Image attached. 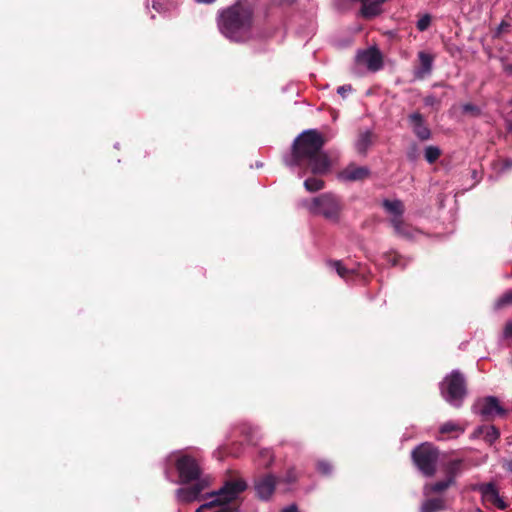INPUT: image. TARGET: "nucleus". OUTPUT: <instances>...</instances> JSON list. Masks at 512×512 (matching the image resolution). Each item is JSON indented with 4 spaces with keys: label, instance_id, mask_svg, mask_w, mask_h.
I'll return each mask as SVG.
<instances>
[{
    "label": "nucleus",
    "instance_id": "39",
    "mask_svg": "<svg viewBox=\"0 0 512 512\" xmlns=\"http://www.w3.org/2000/svg\"><path fill=\"white\" fill-rule=\"evenodd\" d=\"M504 71L510 75H512V64H506L504 66Z\"/></svg>",
    "mask_w": 512,
    "mask_h": 512
},
{
    "label": "nucleus",
    "instance_id": "10",
    "mask_svg": "<svg viewBox=\"0 0 512 512\" xmlns=\"http://www.w3.org/2000/svg\"><path fill=\"white\" fill-rule=\"evenodd\" d=\"M276 482V478L272 474H264L255 478L254 487L257 496L262 500H268L275 490Z\"/></svg>",
    "mask_w": 512,
    "mask_h": 512
},
{
    "label": "nucleus",
    "instance_id": "5",
    "mask_svg": "<svg viewBox=\"0 0 512 512\" xmlns=\"http://www.w3.org/2000/svg\"><path fill=\"white\" fill-rule=\"evenodd\" d=\"M307 208L311 214L337 223L343 210V203L337 195L327 192L314 197Z\"/></svg>",
    "mask_w": 512,
    "mask_h": 512
},
{
    "label": "nucleus",
    "instance_id": "1",
    "mask_svg": "<svg viewBox=\"0 0 512 512\" xmlns=\"http://www.w3.org/2000/svg\"><path fill=\"white\" fill-rule=\"evenodd\" d=\"M325 143V138L315 129L302 132L292 144L291 155L285 160L286 165L297 166L314 175L326 174L330 169V160L322 150Z\"/></svg>",
    "mask_w": 512,
    "mask_h": 512
},
{
    "label": "nucleus",
    "instance_id": "9",
    "mask_svg": "<svg viewBox=\"0 0 512 512\" xmlns=\"http://www.w3.org/2000/svg\"><path fill=\"white\" fill-rule=\"evenodd\" d=\"M479 413L484 420L489 421L493 420L496 415L505 416L507 410L499 404V400L495 396H487L480 404Z\"/></svg>",
    "mask_w": 512,
    "mask_h": 512
},
{
    "label": "nucleus",
    "instance_id": "17",
    "mask_svg": "<svg viewBox=\"0 0 512 512\" xmlns=\"http://www.w3.org/2000/svg\"><path fill=\"white\" fill-rule=\"evenodd\" d=\"M474 436L482 437L486 443H488L489 445H492L499 439L500 431L494 425H489V426L483 425V426H479L474 431Z\"/></svg>",
    "mask_w": 512,
    "mask_h": 512
},
{
    "label": "nucleus",
    "instance_id": "2",
    "mask_svg": "<svg viewBox=\"0 0 512 512\" xmlns=\"http://www.w3.org/2000/svg\"><path fill=\"white\" fill-rule=\"evenodd\" d=\"M256 0H237L217 12L219 32L229 41L246 43L252 39Z\"/></svg>",
    "mask_w": 512,
    "mask_h": 512
},
{
    "label": "nucleus",
    "instance_id": "42",
    "mask_svg": "<svg viewBox=\"0 0 512 512\" xmlns=\"http://www.w3.org/2000/svg\"><path fill=\"white\" fill-rule=\"evenodd\" d=\"M505 166H506V167H512V160H507V161L505 162Z\"/></svg>",
    "mask_w": 512,
    "mask_h": 512
},
{
    "label": "nucleus",
    "instance_id": "38",
    "mask_svg": "<svg viewBox=\"0 0 512 512\" xmlns=\"http://www.w3.org/2000/svg\"><path fill=\"white\" fill-rule=\"evenodd\" d=\"M281 512H298V508L295 504L289 505L281 510Z\"/></svg>",
    "mask_w": 512,
    "mask_h": 512
},
{
    "label": "nucleus",
    "instance_id": "35",
    "mask_svg": "<svg viewBox=\"0 0 512 512\" xmlns=\"http://www.w3.org/2000/svg\"><path fill=\"white\" fill-rule=\"evenodd\" d=\"M351 90H352L351 85H343V86L338 87L337 93L340 94L344 98L348 92H351Z\"/></svg>",
    "mask_w": 512,
    "mask_h": 512
},
{
    "label": "nucleus",
    "instance_id": "14",
    "mask_svg": "<svg viewBox=\"0 0 512 512\" xmlns=\"http://www.w3.org/2000/svg\"><path fill=\"white\" fill-rule=\"evenodd\" d=\"M205 487L206 483L204 481H198L191 487L179 488L177 490V496L181 501L189 503L196 500Z\"/></svg>",
    "mask_w": 512,
    "mask_h": 512
},
{
    "label": "nucleus",
    "instance_id": "4",
    "mask_svg": "<svg viewBox=\"0 0 512 512\" xmlns=\"http://www.w3.org/2000/svg\"><path fill=\"white\" fill-rule=\"evenodd\" d=\"M442 397L453 407L459 408L467 396V381L463 373L453 370L440 383Z\"/></svg>",
    "mask_w": 512,
    "mask_h": 512
},
{
    "label": "nucleus",
    "instance_id": "8",
    "mask_svg": "<svg viewBox=\"0 0 512 512\" xmlns=\"http://www.w3.org/2000/svg\"><path fill=\"white\" fill-rule=\"evenodd\" d=\"M355 60L357 64L366 66L371 72H377L383 67V56L376 47L359 51Z\"/></svg>",
    "mask_w": 512,
    "mask_h": 512
},
{
    "label": "nucleus",
    "instance_id": "6",
    "mask_svg": "<svg viewBox=\"0 0 512 512\" xmlns=\"http://www.w3.org/2000/svg\"><path fill=\"white\" fill-rule=\"evenodd\" d=\"M413 463L426 477H432L437 471L439 450L433 444L424 442L416 446L411 453Z\"/></svg>",
    "mask_w": 512,
    "mask_h": 512
},
{
    "label": "nucleus",
    "instance_id": "27",
    "mask_svg": "<svg viewBox=\"0 0 512 512\" xmlns=\"http://www.w3.org/2000/svg\"><path fill=\"white\" fill-rule=\"evenodd\" d=\"M512 305V290L506 291L495 302V309L501 310Z\"/></svg>",
    "mask_w": 512,
    "mask_h": 512
},
{
    "label": "nucleus",
    "instance_id": "32",
    "mask_svg": "<svg viewBox=\"0 0 512 512\" xmlns=\"http://www.w3.org/2000/svg\"><path fill=\"white\" fill-rule=\"evenodd\" d=\"M384 257L392 266H398L401 259V256L396 252L385 253Z\"/></svg>",
    "mask_w": 512,
    "mask_h": 512
},
{
    "label": "nucleus",
    "instance_id": "12",
    "mask_svg": "<svg viewBox=\"0 0 512 512\" xmlns=\"http://www.w3.org/2000/svg\"><path fill=\"white\" fill-rule=\"evenodd\" d=\"M478 490L482 494V497L495 505L497 508L503 510L506 508L505 502L500 498L498 489L496 485L492 482L490 483H483L479 485Z\"/></svg>",
    "mask_w": 512,
    "mask_h": 512
},
{
    "label": "nucleus",
    "instance_id": "23",
    "mask_svg": "<svg viewBox=\"0 0 512 512\" xmlns=\"http://www.w3.org/2000/svg\"><path fill=\"white\" fill-rule=\"evenodd\" d=\"M452 485H454V483L451 480H449L448 478H446L445 480L426 485L425 491H426V494L441 493V492L447 490Z\"/></svg>",
    "mask_w": 512,
    "mask_h": 512
},
{
    "label": "nucleus",
    "instance_id": "25",
    "mask_svg": "<svg viewBox=\"0 0 512 512\" xmlns=\"http://www.w3.org/2000/svg\"><path fill=\"white\" fill-rule=\"evenodd\" d=\"M325 182L316 177H309L304 181V187L309 192H317L324 188Z\"/></svg>",
    "mask_w": 512,
    "mask_h": 512
},
{
    "label": "nucleus",
    "instance_id": "28",
    "mask_svg": "<svg viewBox=\"0 0 512 512\" xmlns=\"http://www.w3.org/2000/svg\"><path fill=\"white\" fill-rule=\"evenodd\" d=\"M424 156L428 163L433 164L441 156V150L436 146H428L425 149Z\"/></svg>",
    "mask_w": 512,
    "mask_h": 512
},
{
    "label": "nucleus",
    "instance_id": "19",
    "mask_svg": "<svg viewBox=\"0 0 512 512\" xmlns=\"http://www.w3.org/2000/svg\"><path fill=\"white\" fill-rule=\"evenodd\" d=\"M446 509V501L443 498H430L425 500L420 512H441Z\"/></svg>",
    "mask_w": 512,
    "mask_h": 512
},
{
    "label": "nucleus",
    "instance_id": "11",
    "mask_svg": "<svg viewBox=\"0 0 512 512\" xmlns=\"http://www.w3.org/2000/svg\"><path fill=\"white\" fill-rule=\"evenodd\" d=\"M408 121L412 127L415 136L421 140L426 141L431 138V130L425 124L424 117L419 112H414L408 116Z\"/></svg>",
    "mask_w": 512,
    "mask_h": 512
},
{
    "label": "nucleus",
    "instance_id": "18",
    "mask_svg": "<svg viewBox=\"0 0 512 512\" xmlns=\"http://www.w3.org/2000/svg\"><path fill=\"white\" fill-rule=\"evenodd\" d=\"M375 139L376 135L371 130L360 132L355 143L356 151L361 155H366Z\"/></svg>",
    "mask_w": 512,
    "mask_h": 512
},
{
    "label": "nucleus",
    "instance_id": "21",
    "mask_svg": "<svg viewBox=\"0 0 512 512\" xmlns=\"http://www.w3.org/2000/svg\"><path fill=\"white\" fill-rule=\"evenodd\" d=\"M463 461L461 459H455L447 463L445 467L446 478L451 480L455 484V478L460 474L462 469Z\"/></svg>",
    "mask_w": 512,
    "mask_h": 512
},
{
    "label": "nucleus",
    "instance_id": "20",
    "mask_svg": "<svg viewBox=\"0 0 512 512\" xmlns=\"http://www.w3.org/2000/svg\"><path fill=\"white\" fill-rule=\"evenodd\" d=\"M382 206L387 212L393 214V217H403L405 212L404 204L400 200L385 199L382 202Z\"/></svg>",
    "mask_w": 512,
    "mask_h": 512
},
{
    "label": "nucleus",
    "instance_id": "3",
    "mask_svg": "<svg viewBox=\"0 0 512 512\" xmlns=\"http://www.w3.org/2000/svg\"><path fill=\"white\" fill-rule=\"evenodd\" d=\"M247 488L242 479L227 481L222 488L212 494L213 499L204 503L195 512H206L215 509L213 512H239L238 506L233 501Z\"/></svg>",
    "mask_w": 512,
    "mask_h": 512
},
{
    "label": "nucleus",
    "instance_id": "15",
    "mask_svg": "<svg viewBox=\"0 0 512 512\" xmlns=\"http://www.w3.org/2000/svg\"><path fill=\"white\" fill-rule=\"evenodd\" d=\"M370 175L368 168L363 166L349 165L341 172V177L347 181H359Z\"/></svg>",
    "mask_w": 512,
    "mask_h": 512
},
{
    "label": "nucleus",
    "instance_id": "7",
    "mask_svg": "<svg viewBox=\"0 0 512 512\" xmlns=\"http://www.w3.org/2000/svg\"><path fill=\"white\" fill-rule=\"evenodd\" d=\"M175 468L179 474L181 484L200 480L202 473L200 465L191 455L180 454L175 460Z\"/></svg>",
    "mask_w": 512,
    "mask_h": 512
},
{
    "label": "nucleus",
    "instance_id": "43",
    "mask_svg": "<svg viewBox=\"0 0 512 512\" xmlns=\"http://www.w3.org/2000/svg\"><path fill=\"white\" fill-rule=\"evenodd\" d=\"M508 131L512 133V121L508 124Z\"/></svg>",
    "mask_w": 512,
    "mask_h": 512
},
{
    "label": "nucleus",
    "instance_id": "16",
    "mask_svg": "<svg viewBox=\"0 0 512 512\" xmlns=\"http://www.w3.org/2000/svg\"><path fill=\"white\" fill-rule=\"evenodd\" d=\"M389 223L393 227L395 235L406 239H411L414 236L413 228L404 221L403 217H392Z\"/></svg>",
    "mask_w": 512,
    "mask_h": 512
},
{
    "label": "nucleus",
    "instance_id": "33",
    "mask_svg": "<svg viewBox=\"0 0 512 512\" xmlns=\"http://www.w3.org/2000/svg\"><path fill=\"white\" fill-rule=\"evenodd\" d=\"M296 479H297V476H296L295 470L294 469L288 470L287 474L285 476V481L287 483H293L296 481Z\"/></svg>",
    "mask_w": 512,
    "mask_h": 512
},
{
    "label": "nucleus",
    "instance_id": "34",
    "mask_svg": "<svg viewBox=\"0 0 512 512\" xmlns=\"http://www.w3.org/2000/svg\"><path fill=\"white\" fill-rule=\"evenodd\" d=\"M438 103H439V101H438V100L436 99V97H435V96H433V95H428V96H426V97L424 98V104H425L426 106H434V105H436V104H438Z\"/></svg>",
    "mask_w": 512,
    "mask_h": 512
},
{
    "label": "nucleus",
    "instance_id": "31",
    "mask_svg": "<svg viewBox=\"0 0 512 512\" xmlns=\"http://www.w3.org/2000/svg\"><path fill=\"white\" fill-rule=\"evenodd\" d=\"M431 24V16L429 14L423 15L416 23V27L419 31L423 32L429 28Z\"/></svg>",
    "mask_w": 512,
    "mask_h": 512
},
{
    "label": "nucleus",
    "instance_id": "40",
    "mask_svg": "<svg viewBox=\"0 0 512 512\" xmlns=\"http://www.w3.org/2000/svg\"><path fill=\"white\" fill-rule=\"evenodd\" d=\"M196 1L199 2V3L212 4L216 0H196Z\"/></svg>",
    "mask_w": 512,
    "mask_h": 512
},
{
    "label": "nucleus",
    "instance_id": "13",
    "mask_svg": "<svg viewBox=\"0 0 512 512\" xmlns=\"http://www.w3.org/2000/svg\"><path fill=\"white\" fill-rule=\"evenodd\" d=\"M419 66L414 70V77L416 79H424L432 71L433 56L429 53L421 51L418 53Z\"/></svg>",
    "mask_w": 512,
    "mask_h": 512
},
{
    "label": "nucleus",
    "instance_id": "26",
    "mask_svg": "<svg viewBox=\"0 0 512 512\" xmlns=\"http://www.w3.org/2000/svg\"><path fill=\"white\" fill-rule=\"evenodd\" d=\"M274 456L271 450L269 449H262L259 452L258 461L259 465L263 466L264 468L270 467V465L273 463Z\"/></svg>",
    "mask_w": 512,
    "mask_h": 512
},
{
    "label": "nucleus",
    "instance_id": "30",
    "mask_svg": "<svg viewBox=\"0 0 512 512\" xmlns=\"http://www.w3.org/2000/svg\"><path fill=\"white\" fill-rule=\"evenodd\" d=\"M317 470L324 476H328L333 471V466L330 462L326 460H320L317 462Z\"/></svg>",
    "mask_w": 512,
    "mask_h": 512
},
{
    "label": "nucleus",
    "instance_id": "36",
    "mask_svg": "<svg viewBox=\"0 0 512 512\" xmlns=\"http://www.w3.org/2000/svg\"><path fill=\"white\" fill-rule=\"evenodd\" d=\"M504 337L512 339V322L506 323L504 327Z\"/></svg>",
    "mask_w": 512,
    "mask_h": 512
},
{
    "label": "nucleus",
    "instance_id": "37",
    "mask_svg": "<svg viewBox=\"0 0 512 512\" xmlns=\"http://www.w3.org/2000/svg\"><path fill=\"white\" fill-rule=\"evenodd\" d=\"M254 434L255 432L253 431V429L249 428L247 433H246V438L247 440L250 442V443H255L254 441Z\"/></svg>",
    "mask_w": 512,
    "mask_h": 512
},
{
    "label": "nucleus",
    "instance_id": "41",
    "mask_svg": "<svg viewBox=\"0 0 512 512\" xmlns=\"http://www.w3.org/2000/svg\"><path fill=\"white\" fill-rule=\"evenodd\" d=\"M295 0H280L282 4H292Z\"/></svg>",
    "mask_w": 512,
    "mask_h": 512
},
{
    "label": "nucleus",
    "instance_id": "29",
    "mask_svg": "<svg viewBox=\"0 0 512 512\" xmlns=\"http://www.w3.org/2000/svg\"><path fill=\"white\" fill-rule=\"evenodd\" d=\"M462 112L465 115H470L472 117H480L482 111L480 107L472 103H465L462 105Z\"/></svg>",
    "mask_w": 512,
    "mask_h": 512
},
{
    "label": "nucleus",
    "instance_id": "24",
    "mask_svg": "<svg viewBox=\"0 0 512 512\" xmlns=\"http://www.w3.org/2000/svg\"><path fill=\"white\" fill-rule=\"evenodd\" d=\"M464 429L457 423L448 421L442 424L439 428V433L442 435L460 434Z\"/></svg>",
    "mask_w": 512,
    "mask_h": 512
},
{
    "label": "nucleus",
    "instance_id": "22",
    "mask_svg": "<svg viewBox=\"0 0 512 512\" xmlns=\"http://www.w3.org/2000/svg\"><path fill=\"white\" fill-rule=\"evenodd\" d=\"M328 265L334 268L337 274L344 280L350 279L355 274L354 270L346 268L340 260H330Z\"/></svg>",
    "mask_w": 512,
    "mask_h": 512
}]
</instances>
